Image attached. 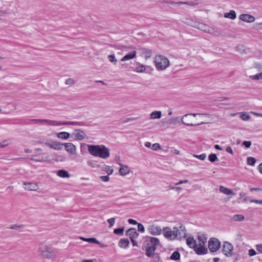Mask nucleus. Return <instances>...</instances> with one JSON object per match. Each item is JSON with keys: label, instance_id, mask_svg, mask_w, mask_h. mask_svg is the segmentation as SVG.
<instances>
[{"label": "nucleus", "instance_id": "e2e57ef3", "mask_svg": "<svg viewBox=\"0 0 262 262\" xmlns=\"http://www.w3.org/2000/svg\"><path fill=\"white\" fill-rule=\"evenodd\" d=\"M188 181L187 180H181V181H180L179 182L176 183L175 184V185L177 186V185L182 184H186V183H188Z\"/></svg>", "mask_w": 262, "mask_h": 262}, {"label": "nucleus", "instance_id": "39448f33", "mask_svg": "<svg viewBox=\"0 0 262 262\" xmlns=\"http://www.w3.org/2000/svg\"><path fill=\"white\" fill-rule=\"evenodd\" d=\"M209 116L210 115L207 114H203V113H191V114H186L184 116H183L181 118V121L182 123L183 124L186 125L187 126H194L196 125H201L204 123V122H201L200 123L198 124H193V123H189V122L191 121V118H190V116H193V117H195L196 116Z\"/></svg>", "mask_w": 262, "mask_h": 262}, {"label": "nucleus", "instance_id": "69168bd1", "mask_svg": "<svg viewBox=\"0 0 262 262\" xmlns=\"http://www.w3.org/2000/svg\"><path fill=\"white\" fill-rule=\"evenodd\" d=\"M250 202H252V203H255L256 204H260L262 205V200H250Z\"/></svg>", "mask_w": 262, "mask_h": 262}, {"label": "nucleus", "instance_id": "13d9d810", "mask_svg": "<svg viewBox=\"0 0 262 262\" xmlns=\"http://www.w3.org/2000/svg\"><path fill=\"white\" fill-rule=\"evenodd\" d=\"M115 218H111L107 220V222L110 224V227H112L114 225L115 223Z\"/></svg>", "mask_w": 262, "mask_h": 262}, {"label": "nucleus", "instance_id": "f704fd0d", "mask_svg": "<svg viewBox=\"0 0 262 262\" xmlns=\"http://www.w3.org/2000/svg\"><path fill=\"white\" fill-rule=\"evenodd\" d=\"M170 259L173 260H179L180 259V253L177 251L173 252L170 256Z\"/></svg>", "mask_w": 262, "mask_h": 262}, {"label": "nucleus", "instance_id": "bf43d9fd", "mask_svg": "<svg viewBox=\"0 0 262 262\" xmlns=\"http://www.w3.org/2000/svg\"><path fill=\"white\" fill-rule=\"evenodd\" d=\"M135 120H136L135 118H126L125 120H123L122 122L124 123H125L129 122L130 121H134Z\"/></svg>", "mask_w": 262, "mask_h": 262}, {"label": "nucleus", "instance_id": "473e14b6", "mask_svg": "<svg viewBox=\"0 0 262 262\" xmlns=\"http://www.w3.org/2000/svg\"><path fill=\"white\" fill-rule=\"evenodd\" d=\"M101 170L105 171L108 175H111L113 173L114 170L111 166L108 165H104L102 168Z\"/></svg>", "mask_w": 262, "mask_h": 262}, {"label": "nucleus", "instance_id": "de8ad7c7", "mask_svg": "<svg viewBox=\"0 0 262 262\" xmlns=\"http://www.w3.org/2000/svg\"><path fill=\"white\" fill-rule=\"evenodd\" d=\"M151 257H152L154 262H159L160 260V256L158 253L154 252Z\"/></svg>", "mask_w": 262, "mask_h": 262}, {"label": "nucleus", "instance_id": "603ef678", "mask_svg": "<svg viewBox=\"0 0 262 262\" xmlns=\"http://www.w3.org/2000/svg\"><path fill=\"white\" fill-rule=\"evenodd\" d=\"M24 226V225H13L11 226L10 228L12 229L17 230L18 229L23 228Z\"/></svg>", "mask_w": 262, "mask_h": 262}, {"label": "nucleus", "instance_id": "338daca9", "mask_svg": "<svg viewBox=\"0 0 262 262\" xmlns=\"http://www.w3.org/2000/svg\"><path fill=\"white\" fill-rule=\"evenodd\" d=\"M250 191L251 192L253 191H262V187H260V188H259V187H257V188H251L250 189Z\"/></svg>", "mask_w": 262, "mask_h": 262}, {"label": "nucleus", "instance_id": "f03ea898", "mask_svg": "<svg viewBox=\"0 0 262 262\" xmlns=\"http://www.w3.org/2000/svg\"><path fill=\"white\" fill-rule=\"evenodd\" d=\"M38 254L44 258L53 259L56 258V252L54 250L47 245L41 244L38 251Z\"/></svg>", "mask_w": 262, "mask_h": 262}, {"label": "nucleus", "instance_id": "f257e3e1", "mask_svg": "<svg viewBox=\"0 0 262 262\" xmlns=\"http://www.w3.org/2000/svg\"><path fill=\"white\" fill-rule=\"evenodd\" d=\"M160 245V241L157 237L146 236L144 242L145 254L150 257L156 250V247Z\"/></svg>", "mask_w": 262, "mask_h": 262}, {"label": "nucleus", "instance_id": "393cba45", "mask_svg": "<svg viewBox=\"0 0 262 262\" xmlns=\"http://www.w3.org/2000/svg\"><path fill=\"white\" fill-rule=\"evenodd\" d=\"M219 190L221 192H222L225 194H226V195H234V193L232 190H231L229 188L225 187L223 186H220Z\"/></svg>", "mask_w": 262, "mask_h": 262}, {"label": "nucleus", "instance_id": "dca6fc26", "mask_svg": "<svg viewBox=\"0 0 262 262\" xmlns=\"http://www.w3.org/2000/svg\"><path fill=\"white\" fill-rule=\"evenodd\" d=\"M23 185L25 186L24 189L28 191H36L38 189V185L35 182H23Z\"/></svg>", "mask_w": 262, "mask_h": 262}, {"label": "nucleus", "instance_id": "5fc2aeb1", "mask_svg": "<svg viewBox=\"0 0 262 262\" xmlns=\"http://www.w3.org/2000/svg\"><path fill=\"white\" fill-rule=\"evenodd\" d=\"M65 83L66 84L72 85L74 84L75 81L73 78H68L66 80Z\"/></svg>", "mask_w": 262, "mask_h": 262}, {"label": "nucleus", "instance_id": "ddd939ff", "mask_svg": "<svg viewBox=\"0 0 262 262\" xmlns=\"http://www.w3.org/2000/svg\"><path fill=\"white\" fill-rule=\"evenodd\" d=\"M232 250L233 246L230 243L227 242H226L224 243L223 246V251L226 256H229L231 255Z\"/></svg>", "mask_w": 262, "mask_h": 262}, {"label": "nucleus", "instance_id": "5701e85b", "mask_svg": "<svg viewBox=\"0 0 262 262\" xmlns=\"http://www.w3.org/2000/svg\"><path fill=\"white\" fill-rule=\"evenodd\" d=\"M186 243L187 245L191 248H193L194 249V248H196V241L194 239L193 236H189L188 237H186Z\"/></svg>", "mask_w": 262, "mask_h": 262}, {"label": "nucleus", "instance_id": "7c9ffc66", "mask_svg": "<svg viewBox=\"0 0 262 262\" xmlns=\"http://www.w3.org/2000/svg\"><path fill=\"white\" fill-rule=\"evenodd\" d=\"M87 163L88 165L92 168L96 169V170L98 168V164L97 161L88 160L87 161Z\"/></svg>", "mask_w": 262, "mask_h": 262}, {"label": "nucleus", "instance_id": "0e129e2a", "mask_svg": "<svg viewBox=\"0 0 262 262\" xmlns=\"http://www.w3.org/2000/svg\"><path fill=\"white\" fill-rule=\"evenodd\" d=\"M128 222L130 224H132V225H137L138 224V223H137V222L133 219H129L128 220Z\"/></svg>", "mask_w": 262, "mask_h": 262}, {"label": "nucleus", "instance_id": "1a4fd4ad", "mask_svg": "<svg viewBox=\"0 0 262 262\" xmlns=\"http://www.w3.org/2000/svg\"><path fill=\"white\" fill-rule=\"evenodd\" d=\"M206 241L207 238H204V241L199 243V245L196 244V248H194V250L198 254H204L207 253V249L205 247V243L206 242Z\"/></svg>", "mask_w": 262, "mask_h": 262}, {"label": "nucleus", "instance_id": "052dcab7", "mask_svg": "<svg viewBox=\"0 0 262 262\" xmlns=\"http://www.w3.org/2000/svg\"><path fill=\"white\" fill-rule=\"evenodd\" d=\"M248 254L250 256H253L256 255V252L254 249H250L248 251Z\"/></svg>", "mask_w": 262, "mask_h": 262}, {"label": "nucleus", "instance_id": "6ab92c4d", "mask_svg": "<svg viewBox=\"0 0 262 262\" xmlns=\"http://www.w3.org/2000/svg\"><path fill=\"white\" fill-rule=\"evenodd\" d=\"M63 146L65 147L66 150L71 155H75L76 153V147L72 143H64Z\"/></svg>", "mask_w": 262, "mask_h": 262}, {"label": "nucleus", "instance_id": "3c124183", "mask_svg": "<svg viewBox=\"0 0 262 262\" xmlns=\"http://www.w3.org/2000/svg\"><path fill=\"white\" fill-rule=\"evenodd\" d=\"M9 144L8 141L7 140H3L0 143V148H4Z\"/></svg>", "mask_w": 262, "mask_h": 262}, {"label": "nucleus", "instance_id": "c756f323", "mask_svg": "<svg viewBox=\"0 0 262 262\" xmlns=\"http://www.w3.org/2000/svg\"><path fill=\"white\" fill-rule=\"evenodd\" d=\"M71 135H70V134L68 132H63L58 133L57 136L58 138L62 139H67L70 137Z\"/></svg>", "mask_w": 262, "mask_h": 262}, {"label": "nucleus", "instance_id": "680f3d73", "mask_svg": "<svg viewBox=\"0 0 262 262\" xmlns=\"http://www.w3.org/2000/svg\"><path fill=\"white\" fill-rule=\"evenodd\" d=\"M256 248L258 252L262 253V244L257 245L256 246Z\"/></svg>", "mask_w": 262, "mask_h": 262}, {"label": "nucleus", "instance_id": "a878e982", "mask_svg": "<svg viewBox=\"0 0 262 262\" xmlns=\"http://www.w3.org/2000/svg\"><path fill=\"white\" fill-rule=\"evenodd\" d=\"M129 241L127 238H121L118 243V246L120 248H126L129 245Z\"/></svg>", "mask_w": 262, "mask_h": 262}, {"label": "nucleus", "instance_id": "a18cd8bd", "mask_svg": "<svg viewBox=\"0 0 262 262\" xmlns=\"http://www.w3.org/2000/svg\"><path fill=\"white\" fill-rule=\"evenodd\" d=\"M256 162V160L253 157H248L247 158V164L250 165H254Z\"/></svg>", "mask_w": 262, "mask_h": 262}, {"label": "nucleus", "instance_id": "6e6552de", "mask_svg": "<svg viewBox=\"0 0 262 262\" xmlns=\"http://www.w3.org/2000/svg\"><path fill=\"white\" fill-rule=\"evenodd\" d=\"M193 27L206 33L214 32V28L202 23H196Z\"/></svg>", "mask_w": 262, "mask_h": 262}, {"label": "nucleus", "instance_id": "a19ab883", "mask_svg": "<svg viewBox=\"0 0 262 262\" xmlns=\"http://www.w3.org/2000/svg\"><path fill=\"white\" fill-rule=\"evenodd\" d=\"M30 160L32 161H36V162H42L43 161L42 157L40 158L39 156L38 155H34L31 158Z\"/></svg>", "mask_w": 262, "mask_h": 262}, {"label": "nucleus", "instance_id": "ea45409f", "mask_svg": "<svg viewBox=\"0 0 262 262\" xmlns=\"http://www.w3.org/2000/svg\"><path fill=\"white\" fill-rule=\"evenodd\" d=\"M249 77L253 80H261V79H262L261 73H258L253 76H250Z\"/></svg>", "mask_w": 262, "mask_h": 262}, {"label": "nucleus", "instance_id": "4468645a", "mask_svg": "<svg viewBox=\"0 0 262 262\" xmlns=\"http://www.w3.org/2000/svg\"><path fill=\"white\" fill-rule=\"evenodd\" d=\"M118 164L120 166L119 170L120 175L124 176L130 172V168L127 165H124L121 162H118Z\"/></svg>", "mask_w": 262, "mask_h": 262}, {"label": "nucleus", "instance_id": "4d7b16f0", "mask_svg": "<svg viewBox=\"0 0 262 262\" xmlns=\"http://www.w3.org/2000/svg\"><path fill=\"white\" fill-rule=\"evenodd\" d=\"M243 145H244L246 148H249L251 145V142L249 141H245L243 142Z\"/></svg>", "mask_w": 262, "mask_h": 262}, {"label": "nucleus", "instance_id": "58836bf2", "mask_svg": "<svg viewBox=\"0 0 262 262\" xmlns=\"http://www.w3.org/2000/svg\"><path fill=\"white\" fill-rule=\"evenodd\" d=\"M217 157L216 154H211L208 156V160L211 162H214L217 160Z\"/></svg>", "mask_w": 262, "mask_h": 262}, {"label": "nucleus", "instance_id": "09e8293b", "mask_svg": "<svg viewBox=\"0 0 262 262\" xmlns=\"http://www.w3.org/2000/svg\"><path fill=\"white\" fill-rule=\"evenodd\" d=\"M193 157H195L198 159H199L201 160H204L205 159L206 157V154H202L201 155H193Z\"/></svg>", "mask_w": 262, "mask_h": 262}, {"label": "nucleus", "instance_id": "c9c22d12", "mask_svg": "<svg viewBox=\"0 0 262 262\" xmlns=\"http://www.w3.org/2000/svg\"><path fill=\"white\" fill-rule=\"evenodd\" d=\"M142 54L144 55L145 59L150 58L151 56V51L146 49H143Z\"/></svg>", "mask_w": 262, "mask_h": 262}, {"label": "nucleus", "instance_id": "b1692460", "mask_svg": "<svg viewBox=\"0 0 262 262\" xmlns=\"http://www.w3.org/2000/svg\"><path fill=\"white\" fill-rule=\"evenodd\" d=\"M136 51H133L125 55L121 59V61H125L134 58L136 56Z\"/></svg>", "mask_w": 262, "mask_h": 262}, {"label": "nucleus", "instance_id": "37998d69", "mask_svg": "<svg viewBox=\"0 0 262 262\" xmlns=\"http://www.w3.org/2000/svg\"><path fill=\"white\" fill-rule=\"evenodd\" d=\"M245 217L244 215L242 214H236L234 215L233 219H234L236 221H243L244 220Z\"/></svg>", "mask_w": 262, "mask_h": 262}, {"label": "nucleus", "instance_id": "20e7f679", "mask_svg": "<svg viewBox=\"0 0 262 262\" xmlns=\"http://www.w3.org/2000/svg\"><path fill=\"white\" fill-rule=\"evenodd\" d=\"M31 121L38 123H46L49 125H53V126H60L62 125H80L82 124V122H74V121H70V122H60L56 121H52L46 119H32Z\"/></svg>", "mask_w": 262, "mask_h": 262}, {"label": "nucleus", "instance_id": "4be33fe9", "mask_svg": "<svg viewBox=\"0 0 262 262\" xmlns=\"http://www.w3.org/2000/svg\"><path fill=\"white\" fill-rule=\"evenodd\" d=\"M126 235L129 236L130 239L136 238L139 236V233L135 228H130L126 231Z\"/></svg>", "mask_w": 262, "mask_h": 262}, {"label": "nucleus", "instance_id": "9b49d317", "mask_svg": "<svg viewBox=\"0 0 262 262\" xmlns=\"http://www.w3.org/2000/svg\"><path fill=\"white\" fill-rule=\"evenodd\" d=\"M83 146H88L89 152L91 155L95 156L98 157V145H87L85 143L81 144V149Z\"/></svg>", "mask_w": 262, "mask_h": 262}, {"label": "nucleus", "instance_id": "9d476101", "mask_svg": "<svg viewBox=\"0 0 262 262\" xmlns=\"http://www.w3.org/2000/svg\"><path fill=\"white\" fill-rule=\"evenodd\" d=\"M110 156V149L104 145H99V158L106 159Z\"/></svg>", "mask_w": 262, "mask_h": 262}, {"label": "nucleus", "instance_id": "f3484780", "mask_svg": "<svg viewBox=\"0 0 262 262\" xmlns=\"http://www.w3.org/2000/svg\"><path fill=\"white\" fill-rule=\"evenodd\" d=\"M178 237L181 238L184 237V238L187 237V234L186 233V229L184 226L180 225L179 227H174Z\"/></svg>", "mask_w": 262, "mask_h": 262}, {"label": "nucleus", "instance_id": "c85d7f7f", "mask_svg": "<svg viewBox=\"0 0 262 262\" xmlns=\"http://www.w3.org/2000/svg\"><path fill=\"white\" fill-rule=\"evenodd\" d=\"M162 113L161 111H154L150 115L151 119H159L161 117Z\"/></svg>", "mask_w": 262, "mask_h": 262}, {"label": "nucleus", "instance_id": "aec40b11", "mask_svg": "<svg viewBox=\"0 0 262 262\" xmlns=\"http://www.w3.org/2000/svg\"><path fill=\"white\" fill-rule=\"evenodd\" d=\"M239 19L244 21L252 23L254 21L255 17L248 14H242L239 15Z\"/></svg>", "mask_w": 262, "mask_h": 262}, {"label": "nucleus", "instance_id": "2eb2a0df", "mask_svg": "<svg viewBox=\"0 0 262 262\" xmlns=\"http://www.w3.org/2000/svg\"><path fill=\"white\" fill-rule=\"evenodd\" d=\"M71 137L74 138L75 139L78 140H83L85 136V133L80 129H75L71 135Z\"/></svg>", "mask_w": 262, "mask_h": 262}, {"label": "nucleus", "instance_id": "e433bc0d", "mask_svg": "<svg viewBox=\"0 0 262 262\" xmlns=\"http://www.w3.org/2000/svg\"><path fill=\"white\" fill-rule=\"evenodd\" d=\"M107 58L109 61L112 63L114 65L116 66L117 64V59L116 58L114 54L108 55Z\"/></svg>", "mask_w": 262, "mask_h": 262}, {"label": "nucleus", "instance_id": "c03bdc74", "mask_svg": "<svg viewBox=\"0 0 262 262\" xmlns=\"http://www.w3.org/2000/svg\"><path fill=\"white\" fill-rule=\"evenodd\" d=\"M146 68L144 65H140L137 67H136L135 69V71L138 73H142L145 70Z\"/></svg>", "mask_w": 262, "mask_h": 262}, {"label": "nucleus", "instance_id": "2f4dec72", "mask_svg": "<svg viewBox=\"0 0 262 262\" xmlns=\"http://www.w3.org/2000/svg\"><path fill=\"white\" fill-rule=\"evenodd\" d=\"M224 17L231 19H234L236 18V14L234 10H230L229 12L224 14Z\"/></svg>", "mask_w": 262, "mask_h": 262}, {"label": "nucleus", "instance_id": "8fccbe9b", "mask_svg": "<svg viewBox=\"0 0 262 262\" xmlns=\"http://www.w3.org/2000/svg\"><path fill=\"white\" fill-rule=\"evenodd\" d=\"M152 149L155 150H157L161 149V146L159 143H154L152 145Z\"/></svg>", "mask_w": 262, "mask_h": 262}, {"label": "nucleus", "instance_id": "bb28decb", "mask_svg": "<svg viewBox=\"0 0 262 262\" xmlns=\"http://www.w3.org/2000/svg\"><path fill=\"white\" fill-rule=\"evenodd\" d=\"M167 4H174V5H187L189 6H195L197 5V4L193 3L192 2H166Z\"/></svg>", "mask_w": 262, "mask_h": 262}, {"label": "nucleus", "instance_id": "412c9836", "mask_svg": "<svg viewBox=\"0 0 262 262\" xmlns=\"http://www.w3.org/2000/svg\"><path fill=\"white\" fill-rule=\"evenodd\" d=\"M180 120H179V117H176L172 118H170L169 119L165 121H163L162 123L163 125L167 124L168 125H176L178 123H180Z\"/></svg>", "mask_w": 262, "mask_h": 262}, {"label": "nucleus", "instance_id": "423d86ee", "mask_svg": "<svg viewBox=\"0 0 262 262\" xmlns=\"http://www.w3.org/2000/svg\"><path fill=\"white\" fill-rule=\"evenodd\" d=\"M173 230H172L170 228L168 227H163V235L166 238L169 240H173L178 237V235H177V232H176L174 227L173 228Z\"/></svg>", "mask_w": 262, "mask_h": 262}, {"label": "nucleus", "instance_id": "f8f14e48", "mask_svg": "<svg viewBox=\"0 0 262 262\" xmlns=\"http://www.w3.org/2000/svg\"><path fill=\"white\" fill-rule=\"evenodd\" d=\"M147 230L148 232L153 235H159L163 231V229H162L160 226L155 225L149 226Z\"/></svg>", "mask_w": 262, "mask_h": 262}, {"label": "nucleus", "instance_id": "4c0bfd02", "mask_svg": "<svg viewBox=\"0 0 262 262\" xmlns=\"http://www.w3.org/2000/svg\"><path fill=\"white\" fill-rule=\"evenodd\" d=\"M236 51L240 54H243L245 53V47L241 45H238L236 47Z\"/></svg>", "mask_w": 262, "mask_h": 262}, {"label": "nucleus", "instance_id": "0eeeda50", "mask_svg": "<svg viewBox=\"0 0 262 262\" xmlns=\"http://www.w3.org/2000/svg\"><path fill=\"white\" fill-rule=\"evenodd\" d=\"M221 243L216 238H211L208 242V248L211 252H216L220 247Z\"/></svg>", "mask_w": 262, "mask_h": 262}, {"label": "nucleus", "instance_id": "72a5a7b5", "mask_svg": "<svg viewBox=\"0 0 262 262\" xmlns=\"http://www.w3.org/2000/svg\"><path fill=\"white\" fill-rule=\"evenodd\" d=\"M79 238L83 241L87 242L90 243L98 244V241H97L96 238L94 237L85 238L83 237H80Z\"/></svg>", "mask_w": 262, "mask_h": 262}, {"label": "nucleus", "instance_id": "6e6d98bb", "mask_svg": "<svg viewBox=\"0 0 262 262\" xmlns=\"http://www.w3.org/2000/svg\"><path fill=\"white\" fill-rule=\"evenodd\" d=\"M109 176L107 174V176H101L99 178L104 182H108L110 180Z\"/></svg>", "mask_w": 262, "mask_h": 262}, {"label": "nucleus", "instance_id": "774afa93", "mask_svg": "<svg viewBox=\"0 0 262 262\" xmlns=\"http://www.w3.org/2000/svg\"><path fill=\"white\" fill-rule=\"evenodd\" d=\"M169 187L171 189L175 190H176L177 191H180L182 189V188L181 187H171V186H169Z\"/></svg>", "mask_w": 262, "mask_h": 262}, {"label": "nucleus", "instance_id": "cd10ccee", "mask_svg": "<svg viewBox=\"0 0 262 262\" xmlns=\"http://www.w3.org/2000/svg\"><path fill=\"white\" fill-rule=\"evenodd\" d=\"M57 174L58 176L63 178L70 177L69 172L64 169L59 170L57 171Z\"/></svg>", "mask_w": 262, "mask_h": 262}, {"label": "nucleus", "instance_id": "a211bd4d", "mask_svg": "<svg viewBox=\"0 0 262 262\" xmlns=\"http://www.w3.org/2000/svg\"><path fill=\"white\" fill-rule=\"evenodd\" d=\"M45 144L51 148L59 150L62 148L64 143H61L60 142L55 141L52 143L45 142Z\"/></svg>", "mask_w": 262, "mask_h": 262}, {"label": "nucleus", "instance_id": "7ed1b4c3", "mask_svg": "<svg viewBox=\"0 0 262 262\" xmlns=\"http://www.w3.org/2000/svg\"><path fill=\"white\" fill-rule=\"evenodd\" d=\"M154 62L156 68L159 70H164L169 66V60L162 55H156Z\"/></svg>", "mask_w": 262, "mask_h": 262}, {"label": "nucleus", "instance_id": "864d4df0", "mask_svg": "<svg viewBox=\"0 0 262 262\" xmlns=\"http://www.w3.org/2000/svg\"><path fill=\"white\" fill-rule=\"evenodd\" d=\"M138 225V230L139 231H140L141 232H144L145 231L144 227L143 225L141 223H138L137 224Z\"/></svg>", "mask_w": 262, "mask_h": 262}, {"label": "nucleus", "instance_id": "49530a36", "mask_svg": "<svg viewBox=\"0 0 262 262\" xmlns=\"http://www.w3.org/2000/svg\"><path fill=\"white\" fill-rule=\"evenodd\" d=\"M241 118L244 121H247L250 119V116L246 113H242L240 116Z\"/></svg>", "mask_w": 262, "mask_h": 262}, {"label": "nucleus", "instance_id": "79ce46f5", "mask_svg": "<svg viewBox=\"0 0 262 262\" xmlns=\"http://www.w3.org/2000/svg\"><path fill=\"white\" fill-rule=\"evenodd\" d=\"M124 232V227L115 229L114 233L117 235H122Z\"/></svg>", "mask_w": 262, "mask_h": 262}]
</instances>
